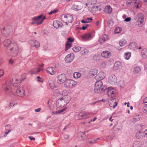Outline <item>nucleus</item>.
I'll return each instance as SVG.
<instances>
[{"label":"nucleus","instance_id":"nucleus-25","mask_svg":"<svg viewBox=\"0 0 147 147\" xmlns=\"http://www.w3.org/2000/svg\"><path fill=\"white\" fill-rule=\"evenodd\" d=\"M107 38V35L105 34H104L100 37L98 41L100 43H102L106 40Z\"/></svg>","mask_w":147,"mask_h":147},{"label":"nucleus","instance_id":"nucleus-48","mask_svg":"<svg viewBox=\"0 0 147 147\" xmlns=\"http://www.w3.org/2000/svg\"><path fill=\"white\" fill-rule=\"evenodd\" d=\"M68 93V91L67 90H64L62 92L61 95L63 96H67Z\"/></svg>","mask_w":147,"mask_h":147},{"label":"nucleus","instance_id":"nucleus-10","mask_svg":"<svg viewBox=\"0 0 147 147\" xmlns=\"http://www.w3.org/2000/svg\"><path fill=\"white\" fill-rule=\"evenodd\" d=\"M107 94L109 97L112 98H114L116 94V91L111 87L108 88Z\"/></svg>","mask_w":147,"mask_h":147},{"label":"nucleus","instance_id":"nucleus-51","mask_svg":"<svg viewBox=\"0 0 147 147\" xmlns=\"http://www.w3.org/2000/svg\"><path fill=\"white\" fill-rule=\"evenodd\" d=\"M121 31V30L119 27H118L116 28L115 31V33H119Z\"/></svg>","mask_w":147,"mask_h":147},{"label":"nucleus","instance_id":"nucleus-18","mask_svg":"<svg viewBox=\"0 0 147 147\" xmlns=\"http://www.w3.org/2000/svg\"><path fill=\"white\" fill-rule=\"evenodd\" d=\"M102 57L105 58L109 57L111 56L110 52L108 51H103L101 53Z\"/></svg>","mask_w":147,"mask_h":147},{"label":"nucleus","instance_id":"nucleus-33","mask_svg":"<svg viewBox=\"0 0 147 147\" xmlns=\"http://www.w3.org/2000/svg\"><path fill=\"white\" fill-rule=\"evenodd\" d=\"M48 82L51 88L52 89H54L55 87V86L54 84V82L52 79L51 78H49L48 80Z\"/></svg>","mask_w":147,"mask_h":147},{"label":"nucleus","instance_id":"nucleus-13","mask_svg":"<svg viewBox=\"0 0 147 147\" xmlns=\"http://www.w3.org/2000/svg\"><path fill=\"white\" fill-rule=\"evenodd\" d=\"M129 48L134 50L136 49H141L142 48L140 46H138L137 43L135 42H132L130 43L129 46Z\"/></svg>","mask_w":147,"mask_h":147},{"label":"nucleus","instance_id":"nucleus-12","mask_svg":"<svg viewBox=\"0 0 147 147\" xmlns=\"http://www.w3.org/2000/svg\"><path fill=\"white\" fill-rule=\"evenodd\" d=\"M105 74L103 72H100L95 77V79L98 81H101L105 78Z\"/></svg>","mask_w":147,"mask_h":147},{"label":"nucleus","instance_id":"nucleus-11","mask_svg":"<svg viewBox=\"0 0 147 147\" xmlns=\"http://www.w3.org/2000/svg\"><path fill=\"white\" fill-rule=\"evenodd\" d=\"M108 103L109 106L111 107L115 108L117 105V103L115 98L109 99L108 101Z\"/></svg>","mask_w":147,"mask_h":147},{"label":"nucleus","instance_id":"nucleus-7","mask_svg":"<svg viewBox=\"0 0 147 147\" xmlns=\"http://www.w3.org/2000/svg\"><path fill=\"white\" fill-rule=\"evenodd\" d=\"M66 78L65 75L64 74H62L58 76L57 82L58 84H61L65 83L67 80Z\"/></svg>","mask_w":147,"mask_h":147},{"label":"nucleus","instance_id":"nucleus-3","mask_svg":"<svg viewBox=\"0 0 147 147\" xmlns=\"http://www.w3.org/2000/svg\"><path fill=\"white\" fill-rule=\"evenodd\" d=\"M46 18V17L45 16H43L42 15L34 17L32 18V22L31 24L33 25L34 24H36L37 25H40L42 23L43 20Z\"/></svg>","mask_w":147,"mask_h":147},{"label":"nucleus","instance_id":"nucleus-47","mask_svg":"<svg viewBox=\"0 0 147 147\" xmlns=\"http://www.w3.org/2000/svg\"><path fill=\"white\" fill-rule=\"evenodd\" d=\"M89 52L88 49H85L82 51L81 52L82 55H85L87 54Z\"/></svg>","mask_w":147,"mask_h":147},{"label":"nucleus","instance_id":"nucleus-53","mask_svg":"<svg viewBox=\"0 0 147 147\" xmlns=\"http://www.w3.org/2000/svg\"><path fill=\"white\" fill-rule=\"evenodd\" d=\"M26 74L24 73L22 74L21 76V78L23 80H24L26 78Z\"/></svg>","mask_w":147,"mask_h":147},{"label":"nucleus","instance_id":"nucleus-30","mask_svg":"<svg viewBox=\"0 0 147 147\" xmlns=\"http://www.w3.org/2000/svg\"><path fill=\"white\" fill-rule=\"evenodd\" d=\"M104 11L107 13H110L112 11V9L110 6L107 5L105 7Z\"/></svg>","mask_w":147,"mask_h":147},{"label":"nucleus","instance_id":"nucleus-46","mask_svg":"<svg viewBox=\"0 0 147 147\" xmlns=\"http://www.w3.org/2000/svg\"><path fill=\"white\" fill-rule=\"evenodd\" d=\"M98 6H93L92 7V12L94 13L96 11H98V10H100V9H98Z\"/></svg>","mask_w":147,"mask_h":147},{"label":"nucleus","instance_id":"nucleus-57","mask_svg":"<svg viewBox=\"0 0 147 147\" xmlns=\"http://www.w3.org/2000/svg\"><path fill=\"white\" fill-rule=\"evenodd\" d=\"M66 108H63V109L60 110L59 111H56V113L62 112L65 111Z\"/></svg>","mask_w":147,"mask_h":147},{"label":"nucleus","instance_id":"nucleus-58","mask_svg":"<svg viewBox=\"0 0 147 147\" xmlns=\"http://www.w3.org/2000/svg\"><path fill=\"white\" fill-rule=\"evenodd\" d=\"M4 73L3 70L2 69H0V78L3 75Z\"/></svg>","mask_w":147,"mask_h":147},{"label":"nucleus","instance_id":"nucleus-56","mask_svg":"<svg viewBox=\"0 0 147 147\" xmlns=\"http://www.w3.org/2000/svg\"><path fill=\"white\" fill-rule=\"evenodd\" d=\"M57 11H58L57 9H55V10L54 11H51V12H49V15H51L52 13H56Z\"/></svg>","mask_w":147,"mask_h":147},{"label":"nucleus","instance_id":"nucleus-63","mask_svg":"<svg viewBox=\"0 0 147 147\" xmlns=\"http://www.w3.org/2000/svg\"><path fill=\"white\" fill-rule=\"evenodd\" d=\"M144 137L147 138V129L144 131Z\"/></svg>","mask_w":147,"mask_h":147},{"label":"nucleus","instance_id":"nucleus-59","mask_svg":"<svg viewBox=\"0 0 147 147\" xmlns=\"http://www.w3.org/2000/svg\"><path fill=\"white\" fill-rule=\"evenodd\" d=\"M88 26V25L87 24H85L84 25V26H83L82 28V30H85L87 28V27Z\"/></svg>","mask_w":147,"mask_h":147},{"label":"nucleus","instance_id":"nucleus-45","mask_svg":"<svg viewBox=\"0 0 147 147\" xmlns=\"http://www.w3.org/2000/svg\"><path fill=\"white\" fill-rule=\"evenodd\" d=\"M99 139V138H97L96 140H95L94 139H90L88 140L90 144H94L95 143L97 140H98Z\"/></svg>","mask_w":147,"mask_h":147},{"label":"nucleus","instance_id":"nucleus-52","mask_svg":"<svg viewBox=\"0 0 147 147\" xmlns=\"http://www.w3.org/2000/svg\"><path fill=\"white\" fill-rule=\"evenodd\" d=\"M15 102H16L15 101H11L9 103V107L10 108H11V107L14 106L15 105Z\"/></svg>","mask_w":147,"mask_h":147},{"label":"nucleus","instance_id":"nucleus-28","mask_svg":"<svg viewBox=\"0 0 147 147\" xmlns=\"http://www.w3.org/2000/svg\"><path fill=\"white\" fill-rule=\"evenodd\" d=\"M61 98L62 99L66 105H67V104L69 103L70 100V97L68 96H63Z\"/></svg>","mask_w":147,"mask_h":147},{"label":"nucleus","instance_id":"nucleus-39","mask_svg":"<svg viewBox=\"0 0 147 147\" xmlns=\"http://www.w3.org/2000/svg\"><path fill=\"white\" fill-rule=\"evenodd\" d=\"M127 43V41L125 40H121L119 43L120 46H125Z\"/></svg>","mask_w":147,"mask_h":147},{"label":"nucleus","instance_id":"nucleus-23","mask_svg":"<svg viewBox=\"0 0 147 147\" xmlns=\"http://www.w3.org/2000/svg\"><path fill=\"white\" fill-rule=\"evenodd\" d=\"M136 137L138 139H141L144 137V132L142 131L137 132L136 134Z\"/></svg>","mask_w":147,"mask_h":147},{"label":"nucleus","instance_id":"nucleus-29","mask_svg":"<svg viewBox=\"0 0 147 147\" xmlns=\"http://www.w3.org/2000/svg\"><path fill=\"white\" fill-rule=\"evenodd\" d=\"M141 55L143 59L147 58V49H142L141 52Z\"/></svg>","mask_w":147,"mask_h":147},{"label":"nucleus","instance_id":"nucleus-6","mask_svg":"<svg viewBox=\"0 0 147 147\" xmlns=\"http://www.w3.org/2000/svg\"><path fill=\"white\" fill-rule=\"evenodd\" d=\"M102 82L101 81H98L95 84L94 92L96 93H100L103 88H102Z\"/></svg>","mask_w":147,"mask_h":147},{"label":"nucleus","instance_id":"nucleus-60","mask_svg":"<svg viewBox=\"0 0 147 147\" xmlns=\"http://www.w3.org/2000/svg\"><path fill=\"white\" fill-rule=\"evenodd\" d=\"M37 81L40 82H42L43 81V79L40 77L39 76L37 77Z\"/></svg>","mask_w":147,"mask_h":147},{"label":"nucleus","instance_id":"nucleus-2","mask_svg":"<svg viewBox=\"0 0 147 147\" xmlns=\"http://www.w3.org/2000/svg\"><path fill=\"white\" fill-rule=\"evenodd\" d=\"M13 29L10 26H7L4 27L1 30L2 34L4 36L9 37L11 36L13 33Z\"/></svg>","mask_w":147,"mask_h":147},{"label":"nucleus","instance_id":"nucleus-17","mask_svg":"<svg viewBox=\"0 0 147 147\" xmlns=\"http://www.w3.org/2000/svg\"><path fill=\"white\" fill-rule=\"evenodd\" d=\"M56 105L58 107H63L65 106L66 104L64 102L62 99L61 98L57 100L56 102Z\"/></svg>","mask_w":147,"mask_h":147},{"label":"nucleus","instance_id":"nucleus-54","mask_svg":"<svg viewBox=\"0 0 147 147\" xmlns=\"http://www.w3.org/2000/svg\"><path fill=\"white\" fill-rule=\"evenodd\" d=\"M143 112L146 114H147V105L143 109Z\"/></svg>","mask_w":147,"mask_h":147},{"label":"nucleus","instance_id":"nucleus-8","mask_svg":"<svg viewBox=\"0 0 147 147\" xmlns=\"http://www.w3.org/2000/svg\"><path fill=\"white\" fill-rule=\"evenodd\" d=\"M4 88L7 93H9L12 91V85L9 81H7L4 86Z\"/></svg>","mask_w":147,"mask_h":147},{"label":"nucleus","instance_id":"nucleus-16","mask_svg":"<svg viewBox=\"0 0 147 147\" xmlns=\"http://www.w3.org/2000/svg\"><path fill=\"white\" fill-rule=\"evenodd\" d=\"M56 105L58 107H63L65 106L66 104L64 102L62 99L61 98L57 100L56 102Z\"/></svg>","mask_w":147,"mask_h":147},{"label":"nucleus","instance_id":"nucleus-61","mask_svg":"<svg viewBox=\"0 0 147 147\" xmlns=\"http://www.w3.org/2000/svg\"><path fill=\"white\" fill-rule=\"evenodd\" d=\"M80 136H81V137L82 138H85V137L86 136V135L84 133L81 132V133H80Z\"/></svg>","mask_w":147,"mask_h":147},{"label":"nucleus","instance_id":"nucleus-20","mask_svg":"<svg viewBox=\"0 0 147 147\" xmlns=\"http://www.w3.org/2000/svg\"><path fill=\"white\" fill-rule=\"evenodd\" d=\"M40 70V69L38 68H35L29 71L28 73L30 75L37 74Z\"/></svg>","mask_w":147,"mask_h":147},{"label":"nucleus","instance_id":"nucleus-9","mask_svg":"<svg viewBox=\"0 0 147 147\" xmlns=\"http://www.w3.org/2000/svg\"><path fill=\"white\" fill-rule=\"evenodd\" d=\"M16 93L17 96L20 97H23L25 95L24 90L22 87L21 86L17 88Z\"/></svg>","mask_w":147,"mask_h":147},{"label":"nucleus","instance_id":"nucleus-27","mask_svg":"<svg viewBox=\"0 0 147 147\" xmlns=\"http://www.w3.org/2000/svg\"><path fill=\"white\" fill-rule=\"evenodd\" d=\"M62 23L59 21L56 20L54 21L53 25L54 27L56 28H58L61 26Z\"/></svg>","mask_w":147,"mask_h":147},{"label":"nucleus","instance_id":"nucleus-37","mask_svg":"<svg viewBox=\"0 0 147 147\" xmlns=\"http://www.w3.org/2000/svg\"><path fill=\"white\" fill-rule=\"evenodd\" d=\"M131 56V53L129 52L125 53L124 55V58L127 60L129 59Z\"/></svg>","mask_w":147,"mask_h":147},{"label":"nucleus","instance_id":"nucleus-5","mask_svg":"<svg viewBox=\"0 0 147 147\" xmlns=\"http://www.w3.org/2000/svg\"><path fill=\"white\" fill-rule=\"evenodd\" d=\"M77 84V82L70 79H67L64 84V86L68 88H72Z\"/></svg>","mask_w":147,"mask_h":147},{"label":"nucleus","instance_id":"nucleus-38","mask_svg":"<svg viewBox=\"0 0 147 147\" xmlns=\"http://www.w3.org/2000/svg\"><path fill=\"white\" fill-rule=\"evenodd\" d=\"M11 128V126L9 125H6L5 128L7 130H8L7 132H5V134L7 135L11 130V129H9Z\"/></svg>","mask_w":147,"mask_h":147},{"label":"nucleus","instance_id":"nucleus-34","mask_svg":"<svg viewBox=\"0 0 147 147\" xmlns=\"http://www.w3.org/2000/svg\"><path fill=\"white\" fill-rule=\"evenodd\" d=\"M133 3L132 5L134 8L136 9L139 8L138 5H139V0H133Z\"/></svg>","mask_w":147,"mask_h":147},{"label":"nucleus","instance_id":"nucleus-22","mask_svg":"<svg viewBox=\"0 0 147 147\" xmlns=\"http://www.w3.org/2000/svg\"><path fill=\"white\" fill-rule=\"evenodd\" d=\"M121 68V63L119 61L115 62L113 67V69L116 71L119 70Z\"/></svg>","mask_w":147,"mask_h":147},{"label":"nucleus","instance_id":"nucleus-4","mask_svg":"<svg viewBox=\"0 0 147 147\" xmlns=\"http://www.w3.org/2000/svg\"><path fill=\"white\" fill-rule=\"evenodd\" d=\"M61 19L62 21L68 25V23L72 22L73 21V17L72 16L69 14H64L61 16Z\"/></svg>","mask_w":147,"mask_h":147},{"label":"nucleus","instance_id":"nucleus-55","mask_svg":"<svg viewBox=\"0 0 147 147\" xmlns=\"http://www.w3.org/2000/svg\"><path fill=\"white\" fill-rule=\"evenodd\" d=\"M92 20V18H87L86 20L87 23L90 22H91Z\"/></svg>","mask_w":147,"mask_h":147},{"label":"nucleus","instance_id":"nucleus-43","mask_svg":"<svg viewBox=\"0 0 147 147\" xmlns=\"http://www.w3.org/2000/svg\"><path fill=\"white\" fill-rule=\"evenodd\" d=\"M54 94L55 96H58L61 94L60 92L57 89L53 91Z\"/></svg>","mask_w":147,"mask_h":147},{"label":"nucleus","instance_id":"nucleus-40","mask_svg":"<svg viewBox=\"0 0 147 147\" xmlns=\"http://www.w3.org/2000/svg\"><path fill=\"white\" fill-rule=\"evenodd\" d=\"M74 78H77L81 76V74L78 72H75L74 74Z\"/></svg>","mask_w":147,"mask_h":147},{"label":"nucleus","instance_id":"nucleus-36","mask_svg":"<svg viewBox=\"0 0 147 147\" xmlns=\"http://www.w3.org/2000/svg\"><path fill=\"white\" fill-rule=\"evenodd\" d=\"M141 71V68L138 67H135L134 69V73L135 74H140Z\"/></svg>","mask_w":147,"mask_h":147},{"label":"nucleus","instance_id":"nucleus-49","mask_svg":"<svg viewBox=\"0 0 147 147\" xmlns=\"http://www.w3.org/2000/svg\"><path fill=\"white\" fill-rule=\"evenodd\" d=\"M140 120L139 115H136L133 118V121L136 122Z\"/></svg>","mask_w":147,"mask_h":147},{"label":"nucleus","instance_id":"nucleus-50","mask_svg":"<svg viewBox=\"0 0 147 147\" xmlns=\"http://www.w3.org/2000/svg\"><path fill=\"white\" fill-rule=\"evenodd\" d=\"M133 0H126V5L127 6H129L132 3Z\"/></svg>","mask_w":147,"mask_h":147},{"label":"nucleus","instance_id":"nucleus-35","mask_svg":"<svg viewBox=\"0 0 147 147\" xmlns=\"http://www.w3.org/2000/svg\"><path fill=\"white\" fill-rule=\"evenodd\" d=\"M97 73V70L96 69H92L89 71V74L90 76H93L96 75Z\"/></svg>","mask_w":147,"mask_h":147},{"label":"nucleus","instance_id":"nucleus-14","mask_svg":"<svg viewBox=\"0 0 147 147\" xmlns=\"http://www.w3.org/2000/svg\"><path fill=\"white\" fill-rule=\"evenodd\" d=\"M74 57L73 54H70L67 55L65 58V61L66 63H68L71 62L74 59Z\"/></svg>","mask_w":147,"mask_h":147},{"label":"nucleus","instance_id":"nucleus-41","mask_svg":"<svg viewBox=\"0 0 147 147\" xmlns=\"http://www.w3.org/2000/svg\"><path fill=\"white\" fill-rule=\"evenodd\" d=\"M81 50V48L79 47H75L73 48V50L75 52H78Z\"/></svg>","mask_w":147,"mask_h":147},{"label":"nucleus","instance_id":"nucleus-19","mask_svg":"<svg viewBox=\"0 0 147 147\" xmlns=\"http://www.w3.org/2000/svg\"><path fill=\"white\" fill-rule=\"evenodd\" d=\"M117 80L116 77L114 75L109 76L108 79L109 82L112 84L116 82H117Z\"/></svg>","mask_w":147,"mask_h":147},{"label":"nucleus","instance_id":"nucleus-31","mask_svg":"<svg viewBox=\"0 0 147 147\" xmlns=\"http://www.w3.org/2000/svg\"><path fill=\"white\" fill-rule=\"evenodd\" d=\"M91 36V34L90 33H88L84 34L82 36V38L85 40H89Z\"/></svg>","mask_w":147,"mask_h":147},{"label":"nucleus","instance_id":"nucleus-1","mask_svg":"<svg viewBox=\"0 0 147 147\" xmlns=\"http://www.w3.org/2000/svg\"><path fill=\"white\" fill-rule=\"evenodd\" d=\"M4 47L7 49L6 53L13 57L16 56L19 52V46L15 41H11L10 39H6L3 42Z\"/></svg>","mask_w":147,"mask_h":147},{"label":"nucleus","instance_id":"nucleus-24","mask_svg":"<svg viewBox=\"0 0 147 147\" xmlns=\"http://www.w3.org/2000/svg\"><path fill=\"white\" fill-rule=\"evenodd\" d=\"M78 118L80 119H86L89 117L87 113L84 112L80 113L78 115Z\"/></svg>","mask_w":147,"mask_h":147},{"label":"nucleus","instance_id":"nucleus-15","mask_svg":"<svg viewBox=\"0 0 147 147\" xmlns=\"http://www.w3.org/2000/svg\"><path fill=\"white\" fill-rule=\"evenodd\" d=\"M137 18L138 22L140 23V24L143 23L144 21V16L143 13H139L137 16Z\"/></svg>","mask_w":147,"mask_h":147},{"label":"nucleus","instance_id":"nucleus-32","mask_svg":"<svg viewBox=\"0 0 147 147\" xmlns=\"http://www.w3.org/2000/svg\"><path fill=\"white\" fill-rule=\"evenodd\" d=\"M12 82L13 86L16 87L18 86L20 83V80L16 78H13L12 79Z\"/></svg>","mask_w":147,"mask_h":147},{"label":"nucleus","instance_id":"nucleus-26","mask_svg":"<svg viewBox=\"0 0 147 147\" xmlns=\"http://www.w3.org/2000/svg\"><path fill=\"white\" fill-rule=\"evenodd\" d=\"M46 71L48 73L50 74L53 75L55 74V69L53 67H48L46 69Z\"/></svg>","mask_w":147,"mask_h":147},{"label":"nucleus","instance_id":"nucleus-64","mask_svg":"<svg viewBox=\"0 0 147 147\" xmlns=\"http://www.w3.org/2000/svg\"><path fill=\"white\" fill-rule=\"evenodd\" d=\"M144 103L145 105H147V97L145 98L144 100Z\"/></svg>","mask_w":147,"mask_h":147},{"label":"nucleus","instance_id":"nucleus-42","mask_svg":"<svg viewBox=\"0 0 147 147\" xmlns=\"http://www.w3.org/2000/svg\"><path fill=\"white\" fill-rule=\"evenodd\" d=\"M133 147H141L140 142L138 141L135 142L133 144Z\"/></svg>","mask_w":147,"mask_h":147},{"label":"nucleus","instance_id":"nucleus-62","mask_svg":"<svg viewBox=\"0 0 147 147\" xmlns=\"http://www.w3.org/2000/svg\"><path fill=\"white\" fill-rule=\"evenodd\" d=\"M14 61L12 59H11L9 61V64L11 65H13V63H14Z\"/></svg>","mask_w":147,"mask_h":147},{"label":"nucleus","instance_id":"nucleus-21","mask_svg":"<svg viewBox=\"0 0 147 147\" xmlns=\"http://www.w3.org/2000/svg\"><path fill=\"white\" fill-rule=\"evenodd\" d=\"M30 43L31 45L34 47L38 48L40 47V44L39 42L35 40H31L30 41Z\"/></svg>","mask_w":147,"mask_h":147},{"label":"nucleus","instance_id":"nucleus-44","mask_svg":"<svg viewBox=\"0 0 147 147\" xmlns=\"http://www.w3.org/2000/svg\"><path fill=\"white\" fill-rule=\"evenodd\" d=\"M71 46V44L69 43L68 42H67L65 44V51L68 49Z\"/></svg>","mask_w":147,"mask_h":147}]
</instances>
